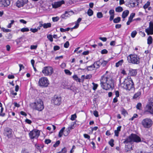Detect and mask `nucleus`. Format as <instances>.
<instances>
[{"label":"nucleus","mask_w":153,"mask_h":153,"mask_svg":"<svg viewBox=\"0 0 153 153\" xmlns=\"http://www.w3.org/2000/svg\"><path fill=\"white\" fill-rule=\"evenodd\" d=\"M145 31L148 35L153 34V21L150 22L149 27L145 29Z\"/></svg>","instance_id":"nucleus-10"},{"label":"nucleus","mask_w":153,"mask_h":153,"mask_svg":"<svg viewBox=\"0 0 153 153\" xmlns=\"http://www.w3.org/2000/svg\"><path fill=\"white\" fill-rule=\"evenodd\" d=\"M108 52V51L106 49H104L101 51V53L102 54H107Z\"/></svg>","instance_id":"nucleus-59"},{"label":"nucleus","mask_w":153,"mask_h":153,"mask_svg":"<svg viewBox=\"0 0 153 153\" xmlns=\"http://www.w3.org/2000/svg\"><path fill=\"white\" fill-rule=\"evenodd\" d=\"M141 124L144 128H149L152 124V121L151 119L146 118L142 120Z\"/></svg>","instance_id":"nucleus-8"},{"label":"nucleus","mask_w":153,"mask_h":153,"mask_svg":"<svg viewBox=\"0 0 153 153\" xmlns=\"http://www.w3.org/2000/svg\"><path fill=\"white\" fill-rule=\"evenodd\" d=\"M120 21V17H118L113 19V22L115 23H117L119 22Z\"/></svg>","instance_id":"nucleus-30"},{"label":"nucleus","mask_w":153,"mask_h":153,"mask_svg":"<svg viewBox=\"0 0 153 153\" xmlns=\"http://www.w3.org/2000/svg\"><path fill=\"white\" fill-rule=\"evenodd\" d=\"M129 13V11L128 10L124 11L122 14V18L124 19L127 17Z\"/></svg>","instance_id":"nucleus-23"},{"label":"nucleus","mask_w":153,"mask_h":153,"mask_svg":"<svg viewBox=\"0 0 153 153\" xmlns=\"http://www.w3.org/2000/svg\"><path fill=\"white\" fill-rule=\"evenodd\" d=\"M121 85L124 89L127 91L133 92L135 90L134 85L130 77L125 79Z\"/></svg>","instance_id":"nucleus-2"},{"label":"nucleus","mask_w":153,"mask_h":153,"mask_svg":"<svg viewBox=\"0 0 153 153\" xmlns=\"http://www.w3.org/2000/svg\"><path fill=\"white\" fill-rule=\"evenodd\" d=\"M51 140L50 139H46L45 140V142L46 144H48L51 142Z\"/></svg>","instance_id":"nucleus-62"},{"label":"nucleus","mask_w":153,"mask_h":153,"mask_svg":"<svg viewBox=\"0 0 153 153\" xmlns=\"http://www.w3.org/2000/svg\"><path fill=\"white\" fill-rule=\"evenodd\" d=\"M69 43L68 41H67L64 44V46L65 48H67L69 47Z\"/></svg>","instance_id":"nucleus-57"},{"label":"nucleus","mask_w":153,"mask_h":153,"mask_svg":"<svg viewBox=\"0 0 153 153\" xmlns=\"http://www.w3.org/2000/svg\"><path fill=\"white\" fill-rule=\"evenodd\" d=\"M127 60L129 63L134 64H138L140 63V58L137 55L130 54L127 57Z\"/></svg>","instance_id":"nucleus-3"},{"label":"nucleus","mask_w":153,"mask_h":153,"mask_svg":"<svg viewBox=\"0 0 153 153\" xmlns=\"http://www.w3.org/2000/svg\"><path fill=\"white\" fill-rule=\"evenodd\" d=\"M29 135L31 139H37L40 135V131L38 130L34 129L30 131Z\"/></svg>","instance_id":"nucleus-9"},{"label":"nucleus","mask_w":153,"mask_h":153,"mask_svg":"<svg viewBox=\"0 0 153 153\" xmlns=\"http://www.w3.org/2000/svg\"><path fill=\"white\" fill-rule=\"evenodd\" d=\"M53 72V68L50 66H46L43 68L42 73L45 76H50Z\"/></svg>","instance_id":"nucleus-7"},{"label":"nucleus","mask_w":153,"mask_h":153,"mask_svg":"<svg viewBox=\"0 0 153 153\" xmlns=\"http://www.w3.org/2000/svg\"><path fill=\"white\" fill-rule=\"evenodd\" d=\"M124 61L123 59H121L118 62L116 63V67H119L120 66L122 65V64L123 63Z\"/></svg>","instance_id":"nucleus-27"},{"label":"nucleus","mask_w":153,"mask_h":153,"mask_svg":"<svg viewBox=\"0 0 153 153\" xmlns=\"http://www.w3.org/2000/svg\"><path fill=\"white\" fill-rule=\"evenodd\" d=\"M28 1V0H18L16 2V6L18 7H23Z\"/></svg>","instance_id":"nucleus-16"},{"label":"nucleus","mask_w":153,"mask_h":153,"mask_svg":"<svg viewBox=\"0 0 153 153\" xmlns=\"http://www.w3.org/2000/svg\"><path fill=\"white\" fill-rule=\"evenodd\" d=\"M10 0H0V7H7L10 4Z\"/></svg>","instance_id":"nucleus-14"},{"label":"nucleus","mask_w":153,"mask_h":153,"mask_svg":"<svg viewBox=\"0 0 153 153\" xmlns=\"http://www.w3.org/2000/svg\"><path fill=\"white\" fill-rule=\"evenodd\" d=\"M93 14V10L89 8L87 11V14L89 16H92Z\"/></svg>","instance_id":"nucleus-36"},{"label":"nucleus","mask_w":153,"mask_h":153,"mask_svg":"<svg viewBox=\"0 0 153 153\" xmlns=\"http://www.w3.org/2000/svg\"><path fill=\"white\" fill-rule=\"evenodd\" d=\"M92 77V75L91 74L87 75L85 77V79H89L91 78Z\"/></svg>","instance_id":"nucleus-63"},{"label":"nucleus","mask_w":153,"mask_h":153,"mask_svg":"<svg viewBox=\"0 0 153 153\" xmlns=\"http://www.w3.org/2000/svg\"><path fill=\"white\" fill-rule=\"evenodd\" d=\"M150 2L149 1H147L146 3L143 6V8L145 9H146L149 7V6L150 5Z\"/></svg>","instance_id":"nucleus-37"},{"label":"nucleus","mask_w":153,"mask_h":153,"mask_svg":"<svg viewBox=\"0 0 153 153\" xmlns=\"http://www.w3.org/2000/svg\"><path fill=\"white\" fill-rule=\"evenodd\" d=\"M101 63V60H100L99 61L95 62L93 64L95 66V68L97 69L100 67Z\"/></svg>","instance_id":"nucleus-24"},{"label":"nucleus","mask_w":153,"mask_h":153,"mask_svg":"<svg viewBox=\"0 0 153 153\" xmlns=\"http://www.w3.org/2000/svg\"><path fill=\"white\" fill-rule=\"evenodd\" d=\"M141 94V91L139 90L134 95L133 98L134 99H139Z\"/></svg>","instance_id":"nucleus-22"},{"label":"nucleus","mask_w":153,"mask_h":153,"mask_svg":"<svg viewBox=\"0 0 153 153\" xmlns=\"http://www.w3.org/2000/svg\"><path fill=\"white\" fill-rule=\"evenodd\" d=\"M64 3V1L62 0L58 1L55 2L54 3H52V5L53 8H56L60 7L62 4Z\"/></svg>","instance_id":"nucleus-15"},{"label":"nucleus","mask_w":153,"mask_h":153,"mask_svg":"<svg viewBox=\"0 0 153 153\" xmlns=\"http://www.w3.org/2000/svg\"><path fill=\"white\" fill-rule=\"evenodd\" d=\"M10 22H11L9 23L7 26V27L8 28L11 27L12 25L15 22L13 20H11Z\"/></svg>","instance_id":"nucleus-50"},{"label":"nucleus","mask_w":153,"mask_h":153,"mask_svg":"<svg viewBox=\"0 0 153 153\" xmlns=\"http://www.w3.org/2000/svg\"><path fill=\"white\" fill-rule=\"evenodd\" d=\"M109 13L110 15H114V10H110L109 11Z\"/></svg>","instance_id":"nucleus-60"},{"label":"nucleus","mask_w":153,"mask_h":153,"mask_svg":"<svg viewBox=\"0 0 153 153\" xmlns=\"http://www.w3.org/2000/svg\"><path fill=\"white\" fill-rule=\"evenodd\" d=\"M123 140H124L123 142V143L125 144H127L128 143H131L132 142L131 134L127 138L124 139H123Z\"/></svg>","instance_id":"nucleus-19"},{"label":"nucleus","mask_w":153,"mask_h":153,"mask_svg":"<svg viewBox=\"0 0 153 153\" xmlns=\"http://www.w3.org/2000/svg\"><path fill=\"white\" fill-rule=\"evenodd\" d=\"M48 39L51 42H52L53 41V38L52 37V35H48L47 36Z\"/></svg>","instance_id":"nucleus-48"},{"label":"nucleus","mask_w":153,"mask_h":153,"mask_svg":"<svg viewBox=\"0 0 153 153\" xmlns=\"http://www.w3.org/2000/svg\"><path fill=\"white\" fill-rule=\"evenodd\" d=\"M70 13H73V12L72 11H65V13L61 15V17L62 19H66L67 18L70 16L69 14Z\"/></svg>","instance_id":"nucleus-18"},{"label":"nucleus","mask_w":153,"mask_h":153,"mask_svg":"<svg viewBox=\"0 0 153 153\" xmlns=\"http://www.w3.org/2000/svg\"><path fill=\"white\" fill-rule=\"evenodd\" d=\"M24 39V37H21L17 39L16 40L17 45H20L23 42V39Z\"/></svg>","instance_id":"nucleus-21"},{"label":"nucleus","mask_w":153,"mask_h":153,"mask_svg":"<svg viewBox=\"0 0 153 153\" xmlns=\"http://www.w3.org/2000/svg\"><path fill=\"white\" fill-rule=\"evenodd\" d=\"M33 108L39 111H42L44 108L43 103L42 100L38 99L34 103Z\"/></svg>","instance_id":"nucleus-4"},{"label":"nucleus","mask_w":153,"mask_h":153,"mask_svg":"<svg viewBox=\"0 0 153 153\" xmlns=\"http://www.w3.org/2000/svg\"><path fill=\"white\" fill-rule=\"evenodd\" d=\"M39 27H37V29L38 30H40L41 29V27L42 26L43 27V22L42 21H40L39 22Z\"/></svg>","instance_id":"nucleus-46"},{"label":"nucleus","mask_w":153,"mask_h":153,"mask_svg":"<svg viewBox=\"0 0 153 153\" xmlns=\"http://www.w3.org/2000/svg\"><path fill=\"white\" fill-rule=\"evenodd\" d=\"M135 15V13H132L131 14L130 16L128 17L129 18H131V19H133V18L134 17Z\"/></svg>","instance_id":"nucleus-61"},{"label":"nucleus","mask_w":153,"mask_h":153,"mask_svg":"<svg viewBox=\"0 0 153 153\" xmlns=\"http://www.w3.org/2000/svg\"><path fill=\"white\" fill-rule=\"evenodd\" d=\"M93 114L94 115V116L96 117H97L99 116L98 112L97 111H94Z\"/></svg>","instance_id":"nucleus-64"},{"label":"nucleus","mask_w":153,"mask_h":153,"mask_svg":"<svg viewBox=\"0 0 153 153\" xmlns=\"http://www.w3.org/2000/svg\"><path fill=\"white\" fill-rule=\"evenodd\" d=\"M86 69L88 71H91L93 70L94 68H95V66L92 64V65L87 66Z\"/></svg>","instance_id":"nucleus-28"},{"label":"nucleus","mask_w":153,"mask_h":153,"mask_svg":"<svg viewBox=\"0 0 153 153\" xmlns=\"http://www.w3.org/2000/svg\"><path fill=\"white\" fill-rule=\"evenodd\" d=\"M60 143V141H59V140H58L57 141H56V143H55V144H54L53 145V146L55 147V148H56L59 145V144Z\"/></svg>","instance_id":"nucleus-53"},{"label":"nucleus","mask_w":153,"mask_h":153,"mask_svg":"<svg viewBox=\"0 0 153 153\" xmlns=\"http://www.w3.org/2000/svg\"><path fill=\"white\" fill-rule=\"evenodd\" d=\"M52 20L54 22H57L59 19V17L56 16V17H53L52 18Z\"/></svg>","instance_id":"nucleus-54"},{"label":"nucleus","mask_w":153,"mask_h":153,"mask_svg":"<svg viewBox=\"0 0 153 153\" xmlns=\"http://www.w3.org/2000/svg\"><path fill=\"white\" fill-rule=\"evenodd\" d=\"M136 107L137 109L139 110H142V104L140 102L138 103L136 105Z\"/></svg>","instance_id":"nucleus-32"},{"label":"nucleus","mask_w":153,"mask_h":153,"mask_svg":"<svg viewBox=\"0 0 153 153\" xmlns=\"http://www.w3.org/2000/svg\"><path fill=\"white\" fill-rule=\"evenodd\" d=\"M1 30L4 32H9L11 31V30L10 29H5L4 27H1Z\"/></svg>","instance_id":"nucleus-42"},{"label":"nucleus","mask_w":153,"mask_h":153,"mask_svg":"<svg viewBox=\"0 0 153 153\" xmlns=\"http://www.w3.org/2000/svg\"><path fill=\"white\" fill-rule=\"evenodd\" d=\"M75 124H76V122H73L71 124V126L70 127H69L68 128V131H67L68 133L67 135H68L70 132V130H72L74 128V125Z\"/></svg>","instance_id":"nucleus-25"},{"label":"nucleus","mask_w":153,"mask_h":153,"mask_svg":"<svg viewBox=\"0 0 153 153\" xmlns=\"http://www.w3.org/2000/svg\"><path fill=\"white\" fill-rule=\"evenodd\" d=\"M21 31L22 32H27L29 31V29L27 27L23 28L21 29Z\"/></svg>","instance_id":"nucleus-51"},{"label":"nucleus","mask_w":153,"mask_h":153,"mask_svg":"<svg viewBox=\"0 0 153 153\" xmlns=\"http://www.w3.org/2000/svg\"><path fill=\"white\" fill-rule=\"evenodd\" d=\"M114 142V140L113 139H111L108 142V143L109 144V145L111 146V147H113L114 144L113 143Z\"/></svg>","instance_id":"nucleus-41"},{"label":"nucleus","mask_w":153,"mask_h":153,"mask_svg":"<svg viewBox=\"0 0 153 153\" xmlns=\"http://www.w3.org/2000/svg\"><path fill=\"white\" fill-rule=\"evenodd\" d=\"M130 145L129 144H126L125 146V152H128L129 151H130Z\"/></svg>","instance_id":"nucleus-33"},{"label":"nucleus","mask_w":153,"mask_h":153,"mask_svg":"<svg viewBox=\"0 0 153 153\" xmlns=\"http://www.w3.org/2000/svg\"><path fill=\"white\" fill-rule=\"evenodd\" d=\"M51 102L55 105H59L61 102V97H59L56 95L54 96L51 100Z\"/></svg>","instance_id":"nucleus-11"},{"label":"nucleus","mask_w":153,"mask_h":153,"mask_svg":"<svg viewBox=\"0 0 153 153\" xmlns=\"http://www.w3.org/2000/svg\"><path fill=\"white\" fill-rule=\"evenodd\" d=\"M114 82L112 78L110 76L104 77L101 80V85L104 89L107 90L114 87Z\"/></svg>","instance_id":"nucleus-1"},{"label":"nucleus","mask_w":153,"mask_h":153,"mask_svg":"<svg viewBox=\"0 0 153 153\" xmlns=\"http://www.w3.org/2000/svg\"><path fill=\"white\" fill-rule=\"evenodd\" d=\"M4 135L6 136L8 138H10L12 137V130L9 127H6L4 128Z\"/></svg>","instance_id":"nucleus-12"},{"label":"nucleus","mask_w":153,"mask_h":153,"mask_svg":"<svg viewBox=\"0 0 153 153\" xmlns=\"http://www.w3.org/2000/svg\"><path fill=\"white\" fill-rule=\"evenodd\" d=\"M131 136L132 142L138 143L141 142V139L137 135L135 134H131Z\"/></svg>","instance_id":"nucleus-13"},{"label":"nucleus","mask_w":153,"mask_h":153,"mask_svg":"<svg viewBox=\"0 0 153 153\" xmlns=\"http://www.w3.org/2000/svg\"><path fill=\"white\" fill-rule=\"evenodd\" d=\"M21 153H30V152L27 149L24 148L22 149Z\"/></svg>","instance_id":"nucleus-49"},{"label":"nucleus","mask_w":153,"mask_h":153,"mask_svg":"<svg viewBox=\"0 0 153 153\" xmlns=\"http://www.w3.org/2000/svg\"><path fill=\"white\" fill-rule=\"evenodd\" d=\"M60 48L59 46L58 45H56L53 47V50L54 51H56L59 50Z\"/></svg>","instance_id":"nucleus-58"},{"label":"nucleus","mask_w":153,"mask_h":153,"mask_svg":"<svg viewBox=\"0 0 153 153\" xmlns=\"http://www.w3.org/2000/svg\"><path fill=\"white\" fill-rule=\"evenodd\" d=\"M97 16L98 18H101L103 17V14L101 12H99L97 14Z\"/></svg>","instance_id":"nucleus-43"},{"label":"nucleus","mask_w":153,"mask_h":153,"mask_svg":"<svg viewBox=\"0 0 153 153\" xmlns=\"http://www.w3.org/2000/svg\"><path fill=\"white\" fill-rule=\"evenodd\" d=\"M92 84L93 85L92 89L94 90L95 91L97 89L98 85L93 82L92 83Z\"/></svg>","instance_id":"nucleus-40"},{"label":"nucleus","mask_w":153,"mask_h":153,"mask_svg":"<svg viewBox=\"0 0 153 153\" xmlns=\"http://www.w3.org/2000/svg\"><path fill=\"white\" fill-rule=\"evenodd\" d=\"M64 72L66 74L68 75H71L72 74V72L68 69L65 70Z\"/></svg>","instance_id":"nucleus-39"},{"label":"nucleus","mask_w":153,"mask_h":153,"mask_svg":"<svg viewBox=\"0 0 153 153\" xmlns=\"http://www.w3.org/2000/svg\"><path fill=\"white\" fill-rule=\"evenodd\" d=\"M137 69H130L129 71V75L131 76H135L137 74Z\"/></svg>","instance_id":"nucleus-17"},{"label":"nucleus","mask_w":153,"mask_h":153,"mask_svg":"<svg viewBox=\"0 0 153 153\" xmlns=\"http://www.w3.org/2000/svg\"><path fill=\"white\" fill-rule=\"evenodd\" d=\"M43 24V27L45 29H46L50 27L51 26V24L50 22L45 23Z\"/></svg>","instance_id":"nucleus-26"},{"label":"nucleus","mask_w":153,"mask_h":153,"mask_svg":"<svg viewBox=\"0 0 153 153\" xmlns=\"http://www.w3.org/2000/svg\"><path fill=\"white\" fill-rule=\"evenodd\" d=\"M138 0H133L131 1V2L129 4L130 6L131 7H135L136 4H137V5H138L139 2H138Z\"/></svg>","instance_id":"nucleus-20"},{"label":"nucleus","mask_w":153,"mask_h":153,"mask_svg":"<svg viewBox=\"0 0 153 153\" xmlns=\"http://www.w3.org/2000/svg\"><path fill=\"white\" fill-rule=\"evenodd\" d=\"M6 37L7 39L9 40L10 39L12 38V34L10 33L7 34L6 36Z\"/></svg>","instance_id":"nucleus-52"},{"label":"nucleus","mask_w":153,"mask_h":153,"mask_svg":"<svg viewBox=\"0 0 153 153\" xmlns=\"http://www.w3.org/2000/svg\"><path fill=\"white\" fill-rule=\"evenodd\" d=\"M138 115L136 114H134L133 116L131 118L129 119L130 120H133L135 118H137L138 117Z\"/></svg>","instance_id":"nucleus-44"},{"label":"nucleus","mask_w":153,"mask_h":153,"mask_svg":"<svg viewBox=\"0 0 153 153\" xmlns=\"http://www.w3.org/2000/svg\"><path fill=\"white\" fill-rule=\"evenodd\" d=\"M108 61L105 60H103L101 62V65H102L103 67L105 66L107 64Z\"/></svg>","instance_id":"nucleus-45"},{"label":"nucleus","mask_w":153,"mask_h":153,"mask_svg":"<svg viewBox=\"0 0 153 153\" xmlns=\"http://www.w3.org/2000/svg\"><path fill=\"white\" fill-rule=\"evenodd\" d=\"M146 109L144 111L145 114L149 113L153 115V97L151 98V101L146 106Z\"/></svg>","instance_id":"nucleus-5"},{"label":"nucleus","mask_w":153,"mask_h":153,"mask_svg":"<svg viewBox=\"0 0 153 153\" xmlns=\"http://www.w3.org/2000/svg\"><path fill=\"white\" fill-rule=\"evenodd\" d=\"M121 114L124 115V116H125L126 114H127L128 112L127 111L125 110L123 108L121 111Z\"/></svg>","instance_id":"nucleus-38"},{"label":"nucleus","mask_w":153,"mask_h":153,"mask_svg":"<svg viewBox=\"0 0 153 153\" xmlns=\"http://www.w3.org/2000/svg\"><path fill=\"white\" fill-rule=\"evenodd\" d=\"M147 44L149 45L152 43V38L151 36H149L147 39Z\"/></svg>","instance_id":"nucleus-29"},{"label":"nucleus","mask_w":153,"mask_h":153,"mask_svg":"<svg viewBox=\"0 0 153 153\" xmlns=\"http://www.w3.org/2000/svg\"><path fill=\"white\" fill-rule=\"evenodd\" d=\"M123 8L120 6L118 7L115 9V11L117 12H120L123 11Z\"/></svg>","instance_id":"nucleus-34"},{"label":"nucleus","mask_w":153,"mask_h":153,"mask_svg":"<svg viewBox=\"0 0 153 153\" xmlns=\"http://www.w3.org/2000/svg\"><path fill=\"white\" fill-rule=\"evenodd\" d=\"M72 78L75 80L79 82H80V79L78 77L77 75L76 74L74 75L73 76Z\"/></svg>","instance_id":"nucleus-31"},{"label":"nucleus","mask_w":153,"mask_h":153,"mask_svg":"<svg viewBox=\"0 0 153 153\" xmlns=\"http://www.w3.org/2000/svg\"><path fill=\"white\" fill-rule=\"evenodd\" d=\"M76 118V114L72 115L71 118V120H74Z\"/></svg>","instance_id":"nucleus-56"},{"label":"nucleus","mask_w":153,"mask_h":153,"mask_svg":"<svg viewBox=\"0 0 153 153\" xmlns=\"http://www.w3.org/2000/svg\"><path fill=\"white\" fill-rule=\"evenodd\" d=\"M137 33V32L136 30H134L132 31L131 33V36L132 37L134 38L136 36V34Z\"/></svg>","instance_id":"nucleus-47"},{"label":"nucleus","mask_w":153,"mask_h":153,"mask_svg":"<svg viewBox=\"0 0 153 153\" xmlns=\"http://www.w3.org/2000/svg\"><path fill=\"white\" fill-rule=\"evenodd\" d=\"M65 128V127H63L60 131L59 134V137H61L62 136L63 132Z\"/></svg>","instance_id":"nucleus-35"},{"label":"nucleus","mask_w":153,"mask_h":153,"mask_svg":"<svg viewBox=\"0 0 153 153\" xmlns=\"http://www.w3.org/2000/svg\"><path fill=\"white\" fill-rule=\"evenodd\" d=\"M38 83L40 87L42 88L46 87L49 84V82L47 77H42L39 79Z\"/></svg>","instance_id":"nucleus-6"},{"label":"nucleus","mask_w":153,"mask_h":153,"mask_svg":"<svg viewBox=\"0 0 153 153\" xmlns=\"http://www.w3.org/2000/svg\"><path fill=\"white\" fill-rule=\"evenodd\" d=\"M4 108L3 107H1V112H0V116L4 117L5 116V114L4 113H2Z\"/></svg>","instance_id":"nucleus-55"}]
</instances>
